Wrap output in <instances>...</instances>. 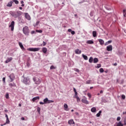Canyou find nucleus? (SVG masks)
Here are the masks:
<instances>
[{"label": "nucleus", "instance_id": "4", "mask_svg": "<svg viewBox=\"0 0 126 126\" xmlns=\"http://www.w3.org/2000/svg\"><path fill=\"white\" fill-rule=\"evenodd\" d=\"M27 50L30 52H38V51H40V48H28Z\"/></svg>", "mask_w": 126, "mask_h": 126}, {"label": "nucleus", "instance_id": "52", "mask_svg": "<svg viewBox=\"0 0 126 126\" xmlns=\"http://www.w3.org/2000/svg\"><path fill=\"white\" fill-rule=\"evenodd\" d=\"M78 96L77 95V92H75V97H78Z\"/></svg>", "mask_w": 126, "mask_h": 126}, {"label": "nucleus", "instance_id": "16", "mask_svg": "<svg viewBox=\"0 0 126 126\" xmlns=\"http://www.w3.org/2000/svg\"><path fill=\"white\" fill-rule=\"evenodd\" d=\"M40 99V97L39 96H36V97H34L32 99V101L33 102H35V101H36V100H39Z\"/></svg>", "mask_w": 126, "mask_h": 126}, {"label": "nucleus", "instance_id": "13", "mask_svg": "<svg viewBox=\"0 0 126 126\" xmlns=\"http://www.w3.org/2000/svg\"><path fill=\"white\" fill-rule=\"evenodd\" d=\"M68 124L69 125H75V123H74V121H73V120L71 119L68 121Z\"/></svg>", "mask_w": 126, "mask_h": 126}, {"label": "nucleus", "instance_id": "31", "mask_svg": "<svg viewBox=\"0 0 126 126\" xmlns=\"http://www.w3.org/2000/svg\"><path fill=\"white\" fill-rule=\"evenodd\" d=\"M39 23H40V21L36 22V24L33 25V26L34 27H36V26H38L39 25Z\"/></svg>", "mask_w": 126, "mask_h": 126}, {"label": "nucleus", "instance_id": "5", "mask_svg": "<svg viewBox=\"0 0 126 126\" xmlns=\"http://www.w3.org/2000/svg\"><path fill=\"white\" fill-rule=\"evenodd\" d=\"M44 104H50V103H54V100H50L48 98L43 99Z\"/></svg>", "mask_w": 126, "mask_h": 126}, {"label": "nucleus", "instance_id": "45", "mask_svg": "<svg viewBox=\"0 0 126 126\" xmlns=\"http://www.w3.org/2000/svg\"><path fill=\"white\" fill-rule=\"evenodd\" d=\"M21 3L22 4L21 6H24V4H23L24 3V1H21Z\"/></svg>", "mask_w": 126, "mask_h": 126}, {"label": "nucleus", "instance_id": "6", "mask_svg": "<svg viewBox=\"0 0 126 126\" xmlns=\"http://www.w3.org/2000/svg\"><path fill=\"white\" fill-rule=\"evenodd\" d=\"M15 25V22L14 21H12L9 27L11 28V31H13L14 30V25Z\"/></svg>", "mask_w": 126, "mask_h": 126}, {"label": "nucleus", "instance_id": "63", "mask_svg": "<svg viewBox=\"0 0 126 126\" xmlns=\"http://www.w3.org/2000/svg\"><path fill=\"white\" fill-rule=\"evenodd\" d=\"M124 125L125 126L126 125V120L124 121Z\"/></svg>", "mask_w": 126, "mask_h": 126}, {"label": "nucleus", "instance_id": "37", "mask_svg": "<svg viewBox=\"0 0 126 126\" xmlns=\"http://www.w3.org/2000/svg\"><path fill=\"white\" fill-rule=\"evenodd\" d=\"M110 43H111V40H109L108 41L106 42L105 43V45L107 46V45H109V44H110Z\"/></svg>", "mask_w": 126, "mask_h": 126}, {"label": "nucleus", "instance_id": "24", "mask_svg": "<svg viewBox=\"0 0 126 126\" xmlns=\"http://www.w3.org/2000/svg\"><path fill=\"white\" fill-rule=\"evenodd\" d=\"M117 126H124V124L122 123L121 121H120L118 123H117Z\"/></svg>", "mask_w": 126, "mask_h": 126}, {"label": "nucleus", "instance_id": "57", "mask_svg": "<svg viewBox=\"0 0 126 126\" xmlns=\"http://www.w3.org/2000/svg\"><path fill=\"white\" fill-rule=\"evenodd\" d=\"M73 91H74V93H75V92H76V89H75V88H73Z\"/></svg>", "mask_w": 126, "mask_h": 126}, {"label": "nucleus", "instance_id": "39", "mask_svg": "<svg viewBox=\"0 0 126 126\" xmlns=\"http://www.w3.org/2000/svg\"><path fill=\"white\" fill-rule=\"evenodd\" d=\"M96 68H100L101 67V64H97V66H95Z\"/></svg>", "mask_w": 126, "mask_h": 126}, {"label": "nucleus", "instance_id": "19", "mask_svg": "<svg viewBox=\"0 0 126 126\" xmlns=\"http://www.w3.org/2000/svg\"><path fill=\"white\" fill-rule=\"evenodd\" d=\"M48 51V49L46 47L42 48V52L44 53V54H46L47 52Z\"/></svg>", "mask_w": 126, "mask_h": 126}, {"label": "nucleus", "instance_id": "47", "mask_svg": "<svg viewBox=\"0 0 126 126\" xmlns=\"http://www.w3.org/2000/svg\"><path fill=\"white\" fill-rule=\"evenodd\" d=\"M2 81L4 83H5V77L2 78Z\"/></svg>", "mask_w": 126, "mask_h": 126}, {"label": "nucleus", "instance_id": "10", "mask_svg": "<svg viewBox=\"0 0 126 126\" xmlns=\"http://www.w3.org/2000/svg\"><path fill=\"white\" fill-rule=\"evenodd\" d=\"M25 15L26 19H28V20H31V17L28 13H25Z\"/></svg>", "mask_w": 126, "mask_h": 126}, {"label": "nucleus", "instance_id": "34", "mask_svg": "<svg viewBox=\"0 0 126 126\" xmlns=\"http://www.w3.org/2000/svg\"><path fill=\"white\" fill-rule=\"evenodd\" d=\"M5 98L6 99H9V94L7 93L6 94Z\"/></svg>", "mask_w": 126, "mask_h": 126}, {"label": "nucleus", "instance_id": "50", "mask_svg": "<svg viewBox=\"0 0 126 126\" xmlns=\"http://www.w3.org/2000/svg\"><path fill=\"white\" fill-rule=\"evenodd\" d=\"M117 121H121V117H118L117 118Z\"/></svg>", "mask_w": 126, "mask_h": 126}, {"label": "nucleus", "instance_id": "62", "mask_svg": "<svg viewBox=\"0 0 126 126\" xmlns=\"http://www.w3.org/2000/svg\"><path fill=\"white\" fill-rule=\"evenodd\" d=\"M19 9H20L21 10H22V9H23V8H22V7H20Z\"/></svg>", "mask_w": 126, "mask_h": 126}, {"label": "nucleus", "instance_id": "22", "mask_svg": "<svg viewBox=\"0 0 126 126\" xmlns=\"http://www.w3.org/2000/svg\"><path fill=\"white\" fill-rule=\"evenodd\" d=\"M93 37H97V32L96 31L93 32Z\"/></svg>", "mask_w": 126, "mask_h": 126}, {"label": "nucleus", "instance_id": "7", "mask_svg": "<svg viewBox=\"0 0 126 126\" xmlns=\"http://www.w3.org/2000/svg\"><path fill=\"white\" fill-rule=\"evenodd\" d=\"M33 81L35 82V84H40L41 83V81L39 78H37L36 77H33Z\"/></svg>", "mask_w": 126, "mask_h": 126}, {"label": "nucleus", "instance_id": "38", "mask_svg": "<svg viewBox=\"0 0 126 126\" xmlns=\"http://www.w3.org/2000/svg\"><path fill=\"white\" fill-rule=\"evenodd\" d=\"M36 32H37V33H42L43 32V31L36 30Z\"/></svg>", "mask_w": 126, "mask_h": 126}, {"label": "nucleus", "instance_id": "35", "mask_svg": "<svg viewBox=\"0 0 126 126\" xmlns=\"http://www.w3.org/2000/svg\"><path fill=\"white\" fill-rule=\"evenodd\" d=\"M99 72H100V73L104 72V69H103V68H100L99 69Z\"/></svg>", "mask_w": 126, "mask_h": 126}, {"label": "nucleus", "instance_id": "42", "mask_svg": "<svg viewBox=\"0 0 126 126\" xmlns=\"http://www.w3.org/2000/svg\"><path fill=\"white\" fill-rule=\"evenodd\" d=\"M91 83V81H90V80H88L86 81L87 84H90Z\"/></svg>", "mask_w": 126, "mask_h": 126}, {"label": "nucleus", "instance_id": "54", "mask_svg": "<svg viewBox=\"0 0 126 126\" xmlns=\"http://www.w3.org/2000/svg\"><path fill=\"white\" fill-rule=\"evenodd\" d=\"M39 104H40V105H44V104H45V103H44V102H41H41H39Z\"/></svg>", "mask_w": 126, "mask_h": 126}, {"label": "nucleus", "instance_id": "36", "mask_svg": "<svg viewBox=\"0 0 126 126\" xmlns=\"http://www.w3.org/2000/svg\"><path fill=\"white\" fill-rule=\"evenodd\" d=\"M87 95L89 96V99H91V97H92V95H91V94L89 93L87 94Z\"/></svg>", "mask_w": 126, "mask_h": 126}, {"label": "nucleus", "instance_id": "21", "mask_svg": "<svg viewBox=\"0 0 126 126\" xmlns=\"http://www.w3.org/2000/svg\"><path fill=\"white\" fill-rule=\"evenodd\" d=\"M86 43L87 44H94V41H93V40H88Z\"/></svg>", "mask_w": 126, "mask_h": 126}, {"label": "nucleus", "instance_id": "43", "mask_svg": "<svg viewBox=\"0 0 126 126\" xmlns=\"http://www.w3.org/2000/svg\"><path fill=\"white\" fill-rule=\"evenodd\" d=\"M122 99H123V100H125V99H126V95L123 94L122 95Z\"/></svg>", "mask_w": 126, "mask_h": 126}, {"label": "nucleus", "instance_id": "14", "mask_svg": "<svg viewBox=\"0 0 126 126\" xmlns=\"http://www.w3.org/2000/svg\"><path fill=\"white\" fill-rule=\"evenodd\" d=\"M75 53L77 55H80V54H81V50H79V49H76L75 51Z\"/></svg>", "mask_w": 126, "mask_h": 126}, {"label": "nucleus", "instance_id": "53", "mask_svg": "<svg viewBox=\"0 0 126 126\" xmlns=\"http://www.w3.org/2000/svg\"><path fill=\"white\" fill-rule=\"evenodd\" d=\"M74 70L75 71H76V72H79V69H75Z\"/></svg>", "mask_w": 126, "mask_h": 126}, {"label": "nucleus", "instance_id": "25", "mask_svg": "<svg viewBox=\"0 0 126 126\" xmlns=\"http://www.w3.org/2000/svg\"><path fill=\"white\" fill-rule=\"evenodd\" d=\"M82 57L83 59H84L86 61H87L88 60V57L86 55H84V54H82Z\"/></svg>", "mask_w": 126, "mask_h": 126}, {"label": "nucleus", "instance_id": "59", "mask_svg": "<svg viewBox=\"0 0 126 126\" xmlns=\"http://www.w3.org/2000/svg\"><path fill=\"white\" fill-rule=\"evenodd\" d=\"M21 120L22 121H24L25 120V118H24V117H22Z\"/></svg>", "mask_w": 126, "mask_h": 126}, {"label": "nucleus", "instance_id": "56", "mask_svg": "<svg viewBox=\"0 0 126 126\" xmlns=\"http://www.w3.org/2000/svg\"><path fill=\"white\" fill-rule=\"evenodd\" d=\"M72 31V30L71 29H69L68 30V32H71Z\"/></svg>", "mask_w": 126, "mask_h": 126}, {"label": "nucleus", "instance_id": "3", "mask_svg": "<svg viewBox=\"0 0 126 126\" xmlns=\"http://www.w3.org/2000/svg\"><path fill=\"white\" fill-rule=\"evenodd\" d=\"M23 83L26 85H29L30 84V79L29 78L25 77L23 80Z\"/></svg>", "mask_w": 126, "mask_h": 126}, {"label": "nucleus", "instance_id": "18", "mask_svg": "<svg viewBox=\"0 0 126 126\" xmlns=\"http://www.w3.org/2000/svg\"><path fill=\"white\" fill-rule=\"evenodd\" d=\"M19 45L22 50H25V48H24V46H23L21 42H19Z\"/></svg>", "mask_w": 126, "mask_h": 126}, {"label": "nucleus", "instance_id": "15", "mask_svg": "<svg viewBox=\"0 0 126 126\" xmlns=\"http://www.w3.org/2000/svg\"><path fill=\"white\" fill-rule=\"evenodd\" d=\"M9 86L10 88H12V87H16V85L15 83H10L9 84Z\"/></svg>", "mask_w": 126, "mask_h": 126}, {"label": "nucleus", "instance_id": "61", "mask_svg": "<svg viewBox=\"0 0 126 126\" xmlns=\"http://www.w3.org/2000/svg\"><path fill=\"white\" fill-rule=\"evenodd\" d=\"M6 125V123H4V124H1V126H5Z\"/></svg>", "mask_w": 126, "mask_h": 126}, {"label": "nucleus", "instance_id": "32", "mask_svg": "<svg viewBox=\"0 0 126 126\" xmlns=\"http://www.w3.org/2000/svg\"><path fill=\"white\" fill-rule=\"evenodd\" d=\"M107 51H108V52L111 51V45H109L107 47Z\"/></svg>", "mask_w": 126, "mask_h": 126}, {"label": "nucleus", "instance_id": "46", "mask_svg": "<svg viewBox=\"0 0 126 126\" xmlns=\"http://www.w3.org/2000/svg\"><path fill=\"white\" fill-rule=\"evenodd\" d=\"M71 34H72V35H74V34H75V32L72 31V32H71Z\"/></svg>", "mask_w": 126, "mask_h": 126}, {"label": "nucleus", "instance_id": "33", "mask_svg": "<svg viewBox=\"0 0 126 126\" xmlns=\"http://www.w3.org/2000/svg\"><path fill=\"white\" fill-rule=\"evenodd\" d=\"M75 98L77 99V102L78 103H79V102H80V98H79V97L76 96Z\"/></svg>", "mask_w": 126, "mask_h": 126}, {"label": "nucleus", "instance_id": "26", "mask_svg": "<svg viewBox=\"0 0 126 126\" xmlns=\"http://www.w3.org/2000/svg\"><path fill=\"white\" fill-rule=\"evenodd\" d=\"M101 114H102V111L100 110L99 112L96 115V117H99L101 115Z\"/></svg>", "mask_w": 126, "mask_h": 126}, {"label": "nucleus", "instance_id": "17", "mask_svg": "<svg viewBox=\"0 0 126 126\" xmlns=\"http://www.w3.org/2000/svg\"><path fill=\"white\" fill-rule=\"evenodd\" d=\"M98 42H99L100 45H101L102 46V45H104V40H103V39H99Z\"/></svg>", "mask_w": 126, "mask_h": 126}, {"label": "nucleus", "instance_id": "20", "mask_svg": "<svg viewBox=\"0 0 126 126\" xmlns=\"http://www.w3.org/2000/svg\"><path fill=\"white\" fill-rule=\"evenodd\" d=\"M12 3H13V2L12 1H10L7 3V6H9V7L12 6Z\"/></svg>", "mask_w": 126, "mask_h": 126}, {"label": "nucleus", "instance_id": "41", "mask_svg": "<svg viewBox=\"0 0 126 126\" xmlns=\"http://www.w3.org/2000/svg\"><path fill=\"white\" fill-rule=\"evenodd\" d=\"M10 123V121H9V119L8 118L6 119V124H9Z\"/></svg>", "mask_w": 126, "mask_h": 126}, {"label": "nucleus", "instance_id": "51", "mask_svg": "<svg viewBox=\"0 0 126 126\" xmlns=\"http://www.w3.org/2000/svg\"><path fill=\"white\" fill-rule=\"evenodd\" d=\"M35 33H36V32H35V31H32L31 32V34H35Z\"/></svg>", "mask_w": 126, "mask_h": 126}, {"label": "nucleus", "instance_id": "1", "mask_svg": "<svg viewBox=\"0 0 126 126\" xmlns=\"http://www.w3.org/2000/svg\"><path fill=\"white\" fill-rule=\"evenodd\" d=\"M10 14L12 16H13V17H14V18H17L18 17H19V16H21V15H22V12L20 11L16 12L10 11Z\"/></svg>", "mask_w": 126, "mask_h": 126}, {"label": "nucleus", "instance_id": "28", "mask_svg": "<svg viewBox=\"0 0 126 126\" xmlns=\"http://www.w3.org/2000/svg\"><path fill=\"white\" fill-rule=\"evenodd\" d=\"M123 15H124V17H126V9L123 10Z\"/></svg>", "mask_w": 126, "mask_h": 126}, {"label": "nucleus", "instance_id": "48", "mask_svg": "<svg viewBox=\"0 0 126 126\" xmlns=\"http://www.w3.org/2000/svg\"><path fill=\"white\" fill-rule=\"evenodd\" d=\"M46 45H47V43H46L45 41L43 42V47H44V46H45Z\"/></svg>", "mask_w": 126, "mask_h": 126}, {"label": "nucleus", "instance_id": "8", "mask_svg": "<svg viewBox=\"0 0 126 126\" xmlns=\"http://www.w3.org/2000/svg\"><path fill=\"white\" fill-rule=\"evenodd\" d=\"M8 77L10 79V82H12V81H13V80H14V79L15 78V76H14V74L13 73H12L8 76Z\"/></svg>", "mask_w": 126, "mask_h": 126}, {"label": "nucleus", "instance_id": "55", "mask_svg": "<svg viewBox=\"0 0 126 126\" xmlns=\"http://www.w3.org/2000/svg\"><path fill=\"white\" fill-rule=\"evenodd\" d=\"M113 65H114L115 66H116V65H118V63H117L113 64Z\"/></svg>", "mask_w": 126, "mask_h": 126}, {"label": "nucleus", "instance_id": "12", "mask_svg": "<svg viewBox=\"0 0 126 126\" xmlns=\"http://www.w3.org/2000/svg\"><path fill=\"white\" fill-rule=\"evenodd\" d=\"M12 61V57L8 58L7 59L6 61H5V63H8L10 62H11Z\"/></svg>", "mask_w": 126, "mask_h": 126}, {"label": "nucleus", "instance_id": "44", "mask_svg": "<svg viewBox=\"0 0 126 126\" xmlns=\"http://www.w3.org/2000/svg\"><path fill=\"white\" fill-rule=\"evenodd\" d=\"M56 68L54 65H51L50 67V69H55Z\"/></svg>", "mask_w": 126, "mask_h": 126}, {"label": "nucleus", "instance_id": "29", "mask_svg": "<svg viewBox=\"0 0 126 126\" xmlns=\"http://www.w3.org/2000/svg\"><path fill=\"white\" fill-rule=\"evenodd\" d=\"M98 60L97 58H94V63H98Z\"/></svg>", "mask_w": 126, "mask_h": 126}, {"label": "nucleus", "instance_id": "2", "mask_svg": "<svg viewBox=\"0 0 126 126\" xmlns=\"http://www.w3.org/2000/svg\"><path fill=\"white\" fill-rule=\"evenodd\" d=\"M23 32L25 35L28 36L29 35V29H28V27L26 26L23 28Z\"/></svg>", "mask_w": 126, "mask_h": 126}, {"label": "nucleus", "instance_id": "40", "mask_svg": "<svg viewBox=\"0 0 126 126\" xmlns=\"http://www.w3.org/2000/svg\"><path fill=\"white\" fill-rule=\"evenodd\" d=\"M37 111L39 114H40V111H41V108L40 107H37Z\"/></svg>", "mask_w": 126, "mask_h": 126}, {"label": "nucleus", "instance_id": "9", "mask_svg": "<svg viewBox=\"0 0 126 126\" xmlns=\"http://www.w3.org/2000/svg\"><path fill=\"white\" fill-rule=\"evenodd\" d=\"M82 103H84V104H86V105H88L89 104V102L88 100H87V98H85L82 99Z\"/></svg>", "mask_w": 126, "mask_h": 126}, {"label": "nucleus", "instance_id": "60", "mask_svg": "<svg viewBox=\"0 0 126 126\" xmlns=\"http://www.w3.org/2000/svg\"><path fill=\"white\" fill-rule=\"evenodd\" d=\"M5 118H6V119H8V116H7V114H5Z\"/></svg>", "mask_w": 126, "mask_h": 126}, {"label": "nucleus", "instance_id": "11", "mask_svg": "<svg viewBox=\"0 0 126 126\" xmlns=\"http://www.w3.org/2000/svg\"><path fill=\"white\" fill-rule=\"evenodd\" d=\"M63 107L65 111H69V109H68V106L66 103L64 104Z\"/></svg>", "mask_w": 126, "mask_h": 126}, {"label": "nucleus", "instance_id": "49", "mask_svg": "<svg viewBox=\"0 0 126 126\" xmlns=\"http://www.w3.org/2000/svg\"><path fill=\"white\" fill-rule=\"evenodd\" d=\"M27 65L28 66V67H29V66H30V63H29V62H27Z\"/></svg>", "mask_w": 126, "mask_h": 126}, {"label": "nucleus", "instance_id": "30", "mask_svg": "<svg viewBox=\"0 0 126 126\" xmlns=\"http://www.w3.org/2000/svg\"><path fill=\"white\" fill-rule=\"evenodd\" d=\"M13 2H15L16 4H18L19 3V2L17 0H12Z\"/></svg>", "mask_w": 126, "mask_h": 126}, {"label": "nucleus", "instance_id": "27", "mask_svg": "<svg viewBox=\"0 0 126 126\" xmlns=\"http://www.w3.org/2000/svg\"><path fill=\"white\" fill-rule=\"evenodd\" d=\"M89 63H93V58L90 57L89 60Z\"/></svg>", "mask_w": 126, "mask_h": 126}, {"label": "nucleus", "instance_id": "58", "mask_svg": "<svg viewBox=\"0 0 126 126\" xmlns=\"http://www.w3.org/2000/svg\"><path fill=\"white\" fill-rule=\"evenodd\" d=\"M75 115H76V116H79L78 112H75Z\"/></svg>", "mask_w": 126, "mask_h": 126}, {"label": "nucleus", "instance_id": "64", "mask_svg": "<svg viewBox=\"0 0 126 126\" xmlns=\"http://www.w3.org/2000/svg\"><path fill=\"white\" fill-rule=\"evenodd\" d=\"M100 94H103V91H102V90L100 91Z\"/></svg>", "mask_w": 126, "mask_h": 126}, {"label": "nucleus", "instance_id": "23", "mask_svg": "<svg viewBox=\"0 0 126 126\" xmlns=\"http://www.w3.org/2000/svg\"><path fill=\"white\" fill-rule=\"evenodd\" d=\"M92 113H95L96 112V107H93L91 110Z\"/></svg>", "mask_w": 126, "mask_h": 126}]
</instances>
